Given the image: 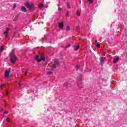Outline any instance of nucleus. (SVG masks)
<instances>
[{
	"label": "nucleus",
	"mask_w": 127,
	"mask_h": 127,
	"mask_svg": "<svg viewBox=\"0 0 127 127\" xmlns=\"http://www.w3.org/2000/svg\"><path fill=\"white\" fill-rule=\"evenodd\" d=\"M10 56V61L11 63H12V64H14L15 62H16V60H17V58H16V56L14 55V52L13 51H12Z\"/></svg>",
	"instance_id": "nucleus-1"
},
{
	"label": "nucleus",
	"mask_w": 127,
	"mask_h": 127,
	"mask_svg": "<svg viewBox=\"0 0 127 127\" xmlns=\"http://www.w3.org/2000/svg\"><path fill=\"white\" fill-rule=\"evenodd\" d=\"M26 7L29 8L30 11H33L35 9V6L33 5V3H29L28 2H26L24 3Z\"/></svg>",
	"instance_id": "nucleus-2"
},
{
	"label": "nucleus",
	"mask_w": 127,
	"mask_h": 127,
	"mask_svg": "<svg viewBox=\"0 0 127 127\" xmlns=\"http://www.w3.org/2000/svg\"><path fill=\"white\" fill-rule=\"evenodd\" d=\"M83 83L82 82V75L79 74L78 78V86L82 88V85Z\"/></svg>",
	"instance_id": "nucleus-3"
},
{
	"label": "nucleus",
	"mask_w": 127,
	"mask_h": 127,
	"mask_svg": "<svg viewBox=\"0 0 127 127\" xmlns=\"http://www.w3.org/2000/svg\"><path fill=\"white\" fill-rule=\"evenodd\" d=\"M59 65V63L58 62V60L57 59H55L54 60V64L53 66L52 67V70L53 71L57 66Z\"/></svg>",
	"instance_id": "nucleus-4"
},
{
	"label": "nucleus",
	"mask_w": 127,
	"mask_h": 127,
	"mask_svg": "<svg viewBox=\"0 0 127 127\" xmlns=\"http://www.w3.org/2000/svg\"><path fill=\"white\" fill-rule=\"evenodd\" d=\"M35 59L37 60V62H40L42 60H43V61H45V58L44 57H41V59L40 60L39 56H36Z\"/></svg>",
	"instance_id": "nucleus-5"
},
{
	"label": "nucleus",
	"mask_w": 127,
	"mask_h": 127,
	"mask_svg": "<svg viewBox=\"0 0 127 127\" xmlns=\"http://www.w3.org/2000/svg\"><path fill=\"white\" fill-rule=\"evenodd\" d=\"M9 72H10V70H9L5 71L4 76L6 78H8V77L9 76Z\"/></svg>",
	"instance_id": "nucleus-6"
},
{
	"label": "nucleus",
	"mask_w": 127,
	"mask_h": 127,
	"mask_svg": "<svg viewBox=\"0 0 127 127\" xmlns=\"http://www.w3.org/2000/svg\"><path fill=\"white\" fill-rule=\"evenodd\" d=\"M59 28H63L64 27V23L63 22L59 23Z\"/></svg>",
	"instance_id": "nucleus-7"
},
{
	"label": "nucleus",
	"mask_w": 127,
	"mask_h": 127,
	"mask_svg": "<svg viewBox=\"0 0 127 127\" xmlns=\"http://www.w3.org/2000/svg\"><path fill=\"white\" fill-rule=\"evenodd\" d=\"M105 59L106 58L105 57H102L100 59V63L101 65H103V64H104V61H105Z\"/></svg>",
	"instance_id": "nucleus-8"
},
{
	"label": "nucleus",
	"mask_w": 127,
	"mask_h": 127,
	"mask_svg": "<svg viewBox=\"0 0 127 127\" xmlns=\"http://www.w3.org/2000/svg\"><path fill=\"white\" fill-rule=\"evenodd\" d=\"M6 31H5L3 33V34H5V37H7V33H8V31L9 30V29H8V28H6Z\"/></svg>",
	"instance_id": "nucleus-9"
},
{
	"label": "nucleus",
	"mask_w": 127,
	"mask_h": 127,
	"mask_svg": "<svg viewBox=\"0 0 127 127\" xmlns=\"http://www.w3.org/2000/svg\"><path fill=\"white\" fill-rule=\"evenodd\" d=\"M79 48H80V46H79V44H77V45L74 46V49L75 51H77V50H78Z\"/></svg>",
	"instance_id": "nucleus-10"
},
{
	"label": "nucleus",
	"mask_w": 127,
	"mask_h": 127,
	"mask_svg": "<svg viewBox=\"0 0 127 127\" xmlns=\"http://www.w3.org/2000/svg\"><path fill=\"white\" fill-rule=\"evenodd\" d=\"M21 9L23 11V12H26V11H27V10H26V8H25V6H22Z\"/></svg>",
	"instance_id": "nucleus-11"
},
{
	"label": "nucleus",
	"mask_w": 127,
	"mask_h": 127,
	"mask_svg": "<svg viewBox=\"0 0 127 127\" xmlns=\"http://www.w3.org/2000/svg\"><path fill=\"white\" fill-rule=\"evenodd\" d=\"M119 59H120L119 58V57H117V58L114 59L113 60V63H114V64L117 63L119 61Z\"/></svg>",
	"instance_id": "nucleus-12"
},
{
	"label": "nucleus",
	"mask_w": 127,
	"mask_h": 127,
	"mask_svg": "<svg viewBox=\"0 0 127 127\" xmlns=\"http://www.w3.org/2000/svg\"><path fill=\"white\" fill-rule=\"evenodd\" d=\"M43 6H44L43 4H40L39 5L38 7H39V8H42V7H43Z\"/></svg>",
	"instance_id": "nucleus-13"
},
{
	"label": "nucleus",
	"mask_w": 127,
	"mask_h": 127,
	"mask_svg": "<svg viewBox=\"0 0 127 127\" xmlns=\"http://www.w3.org/2000/svg\"><path fill=\"white\" fill-rule=\"evenodd\" d=\"M18 85H19V87L20 89H21V81H19Z\"/></svg>",
	"instance_id": "nucleus-14"
},
{
	"label": "nucleus",
	"mask_w": 127,
	"mask_h": 127,
	"mask_svg": "<svg viewBox=\"0 0 127 127\" xmlns=\"http://www.w3.org/2000/svg\"><path fill=\"white\" fill-rule=\"evenodd\" d=\"M66 30H67V31H69V30H70V26H67Z\"/></svg>",
	"instance_id": "nucleus-15"
},
{
	"label": "nucleus",
	"mask_w": 127,
	"mask_h": 127,
	"mask_svg": "<svg viewBox=\"0 0 127 127\" xmlns=\"http://www.w3.org/2000/svg\"><path fill=\"white\" fill-rule=\"evenodd\" d=\"M2 51H3V47H1L0 49V53L2 52Z\"/></svg>",
	"instance_id": "nucleus-16"
},
{
	"label": "nucleus",
	"mask_w": 127,
	"mask_h": 127,
	"mask_svg": "<svg viewBox=\"0 0 127 127\" xmlns=\"http://www.w3.org/2000/svg\"><path fill=\"white\" fill-rule=\"evenodd\" d=\"M66 6H67V8H71V7L70 6V4H69V3H67Z\"/></svg>",
	"instance_id": "nucleus-17"
},
{
	"label": "nucleus",
	"mask_w": 127,
	"mask_h": 127,
	"mask_svg": "<svg viewBox=\"0 0 127 127\" xmlns=\"http://www.w3.org/2000/svg\"><path fill=\"white\" fill-rule=\"evenodd\" d=\"M76 14L77 16H80V12H79V11H77Z\"/></svg>",
	"instance_id": "nucleus-18"
},
{
	"label": "nucleus",
	"mask_w": 127,
	"mask_h": 127,
	"mask_svg": "<svg viewBox=\"0 0 127 127\" xmlns=\"http://www.w3.org/2000/svg\"><path fill=\"white\" fill-rule=\"evenodd\" d=\"M88 2H89V3H93V0H88Z\"/></svg>",
	"instance_id": "nucleus-19"
},
{
	"label": "nucleus",
	"mask_w": 127,
	"mask_h": 127,
	"mask_svg": "<svg viewBox=\"0 0 127 127\" xmlns=\"http://www.w3.org/2000/svg\"><path fill=\"white\" fill-rule=\"evenodd\" d=\"M3 87H4V84H2L0 85L1 89H2V88H3Z\"/></svg>",
	"instance_id": "nucleus-20"
},
{
	"label": "nucleus",
	"mask_w": 127,
	"mask_h": 127,
	"mask_svg": "<svg viewBox=\"0 0 127 127\" xmlns=\"http://www.w3.org/2000/svg\"><path fill=\"white\" fill-rule=\"evenodd\" d=\"M52 72L51 71H47V74H48V75H50V74H52Z\"/></svg>",
	"instance_id": "nucleus-21"
},
{
	"label": "nucleus",
	"mask_w": 127,
	"mask_h": 127,
	"mask_svg": "<svg viewBox=\"0 0 127 127\" xmlns=\"http://www.w3.org/2000/svg\"><path fill=\"white\" fill-rule=\"evenodd\" d=\"M8 95V93L7 92V91H5V96H7Z\"/></svg>",
	"instance_id": "nucleus-22"
},
{
	"label": "nucleus",
	"mask_w": 127,
	"mask_h": 127,
	"mask_svg": "<svg viewBox=\"0 0 127 127\" xmlns=\"http://www.w3.org/2000/svg\"><path fill=\"white\" fill-rule=\"evenodd\" d=\"M6 121H7V122H10V119H9V118L7 117V118H6Z\"/></svg>",
	"instance_id": "nucleus-23"
},
{
	"label": "nucleus",
	"mask_w": 127,
	"mask_h": 127,
	"mask_svg": "<svg viewBox=\"0 0 127 127\" xmlns=\"http://www.w3.org/2000/svg\"><path fill=\"white\" fill-rule=\"evenodd\" d=\"M76 69H77V70L80 69V66L77 65H76Z\"/></svg>",
	"instance_id": "nucleus-24"
},
{
	"label": "nucleus",
	"mask_w": 127,
	"mask_h": 127,
	"mask_svg": "<svg viewBox=\"0 0 127 127\" xmlns=\"http://www.w3.org/2000/svg\"><path fill=\"white\" fill-rule=\"evenodd\" d=\"M15 7H16L15 4H14L13 6V7H12V9H15Z\"/></svg>",
	"instance_id": "nucleus-25"
},
{
	"label": "nucleus",
	"mask_w": 127,
	"mask_h": 127,
	"mask_svg": "<svg viewBox=\"0 0 127 127\" xmlns=\"http://www.w3.org/2000/svg\"><path fill=\"white\" fill-rule=\"evenodd\" d=\"M96 47L98 48L100 47V45L99 44H97Z\"/></svg>",
	"instance_id": "nucleus-26"
},
{
	"label": "nucleus",
	"mask_w": 127,
	"mask_h": 127,
	"mask_svg": "<svg viewBox=\"0 0 127 127\" xmlns=\"http://www.w3.org/2000/svg\"><path fill=\"white\" fill-rule=\"evenodd\" d=\"M65 14H66V15H69V12H66Z\"/></svg>",
	"instance_id": "nucleus-27"
},
{
	"label": "nucleus",
	"mask_w": 127,
	"mask_h": 127,
	"mask_svg": "<svg viewBox=\"0 0 127 127\" xmlns=\"http://www.w3.org/2000/svg\"><path fill=\"white\" fill-rule=\"evenodd\" d=\"M67 47H70V45H66V46L65 47V48H67Z\"/></svg>",
	"instance_id": "nucleus-28"
},
{
	"label": "nucleus",
	"mask_w": 127,
	"mask_h": 127,
	"mask_svg": "<svg viewBox=\"0 0 127 127\" xmlns=\"http://www.w3.org/2000/svg\"><path fill=\"white\" fill-rule=\"evenodd\" d=\"M58 9H59V11L61 10V7H59L58 8Z\"/></svg>",
	"instance_id": "nucleus-29"
},
{
	"label": "nucleus",
	"mask_w": 127,
	"mask_h": 127,
	"mask_svg": "<svg viewBox=\"0 0 127 127\" xmlns=\"http://www.w3.org/2000/svg\"><path fill=\"white\" fill-rule=\"evenodd\" d=\"M68 85V83H65V84H64V85L65 86H67Z\"/></svg>",
	"instance_id": "nucleus-30"
},
{
	"label": "nucleus",
	"mask_w": 127,
	"mask_h": 127,
	"mask_svg": "<svg viewBox=\"0 0 127 127\" xmlns=\"http://www.w3.org/2000/svg\"><path fill=\"white\" fill-rule=\"evenodd\" d=\"M3 114H4V115L5 114H7V112L5 111Z\"/></svg>",
	"instance_id": "nucleus-31"
},
{
	"label": "nucleus",
	"mask_w": 127,
	"mask_h": 127,
	"mask_svg": "<svg viewBox=\"0 0 127 127\" xmlns=\"http://www.w3.org/2000/svg\"><path fill=\"white\" fill-rule=\"evenodd\" d=\"M27 74V72H26L25 73V76H26Z\"/></svg>",
	"instance_id": "nucleus-32"
},
{
	"label": "nucleus",
	"mask_w": 127,
	"mask_h": 127,
	"mask_svg": "<svg viewBox=\"0 0 127 127\" xmlns=\"http://www.w3.org/2000/svg\"><path fill=\"white\" fill-rule=\"evenodd\" d=\"M76 29H79V27H76Z\"/></svg>",
	"instance_id": "nucleus-33"
}]
</instances>
